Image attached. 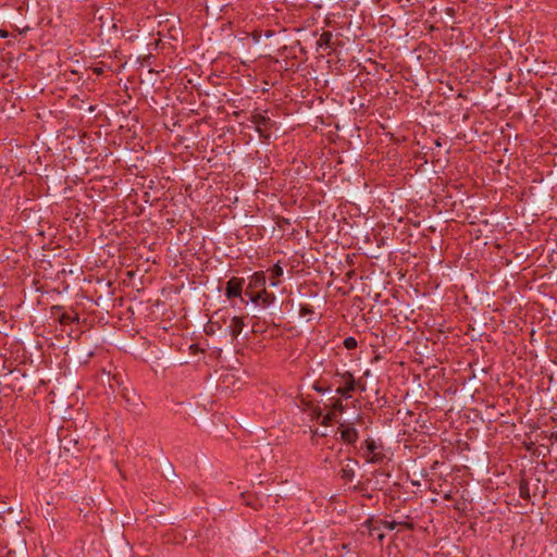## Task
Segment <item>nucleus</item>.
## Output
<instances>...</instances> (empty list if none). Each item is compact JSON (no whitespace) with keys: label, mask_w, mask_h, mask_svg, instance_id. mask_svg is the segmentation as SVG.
<instances>
[{"label":"nucleus","mask_w":557,"mask_h":557,"mask_svg":"<svg viewBox=\"0 0 557 557\" xmlns=\"http://www.w3.org/2000/svg\"><path fill=\"white\" fill-rule=\"evenodd\" d=\"M366 445V454L364 457L368 462L377 463L384 459V454L382 451V445L376 443L372 438H368L364 442Z\"/></svg>","instance_id":"obj_1"},{"label":"nucleus","mask_w":557,"mask_h":557,"mask_svg":"<svg viewBox=\"0 0 557 557\" xmlns=\"http://www.w3.org/2000/svg\"><path fill=\"white\" fill-rule=\"evenodd\" d=\"M345 381V386H339L336 389V393L342 395L345 398H350V392H352L356 387V382L351 373L346 372L342 375Z\"/></svg>","instance_id":"obj_2"},{"label":"nucleus","mask_w":557,"mask_h":557,"mask_svg":"<svg viewBox=\"0 0 557 557\" xmlns=\"http://www.w3.org/2000/svg\"><path fill=\"white\" fill-rule=\"evenodd\" d=\"M243 283H244L243 278L232 277L226 283V289H225L226 297L227 298H233V297L240 296L242 289H243Z\"/></svg>","instance_id":"obj_3"},{"label":"nucleus","mask_w":557,"mask_h":557,"mask_svg":"<svg viewBox=\"0 0 557 557\" xmlns=\"http://www.w3.org/2000/svg\"><path fill=\"white\" fill-rule=\"evenodd\" d=\"M250 300L256 304L261 301L263 306H270L274 302L275 296L273 294L267 293V290L263 288L256 295H250Z\"/></svg>","instance_id":"obj_4"},{"label":"nucleus","mask_w":557,"mask_h":557,"mask_svg":"<svg viewBox=\"0 0 557 557\" xmlns=\"http://www.w3.org/2000/svg\"><path fill=\"white\" fill-rule=\"evenodd\" d=\"M244 321L239 317H234L228 325L230 334L233 338H236L243 331Z\"/></svg>","instance_id":"obj_5"},{"label":"nucleus","mask_w":557,"mask_h":557,"mask_svg":"<svg viewBox=\"0 0 557 557\" xmlns=\"http://www.w3.org/2000/svg\"><path fill=\"white\" fill-rule=\"evenodd\" d=\"M341 437L344 442L348 443V444H352L357 441L358 438V432L355 428L352 426H346L344 429H342L341 431Z\"/></svg>","instance_id":"obj_6"},{"label":"nucleus","mask_w":557,"mask_h":557,"mask_svg":"<svg viewBox=\"0 0 557 557\" xmlns=\"http://www.w3.org/2000/svg\"><path fill=\"white\" fill-rule=\"evenodd\" d=\"M363 525L368 529L370 535L376 536L380 541L384 539V534L380 532L381 525L379 522H374L372 519H369Z\"/></svg>","instance_id":"obj_7"},{"label":"nucleus","mask_w":557,"mask_h":557,"mask_svg":"<svg viewBox=\"0 0 557 557\" xmlns=\"http://www.w3.org/2000/svg\"><path fill=\"white\" fill-rule=\"evenodd\" d=\"M265 284V276L263 273H255L250 278L248 288H259L263 287Z\"/></svg>","instance_id":"obj_8"},{"label":"nucleus","mask_w":557,"mask_h":557,"mask_svg":"<svg viewBox=\"0 0 557 557\" xmlns=\"http://www.w3.org/2000/svg\"><path fill=\"white\" fill-rule=\"evenodd\" d=\"M283 274V269L278 264H274L270 270V285L277 286L280 284L278 277Z\"/></svg>","instance_id":"obj_9"},{"label":"nucleus","mask_w":557,"mask_h":557,"mask_svg":"<svg viewBox=\"0 0 557 557\" xmlns=\"http://www.w3.org/2000/svg\"><path fill=\"white\" fill-rule=\"evenodd\" d=\"M331 40H332V34L330 32H324L320 35V37L317 41V45L320 48L329 47L331 45Z\"/></svg>","instance_id":"obj_10"},{"label":"nucleus","mask_w":557,"mask_h":557,"mask_svg":"<svg viewBox=\"0 0 557 557\" xmlns=\"http://www.w3.org/2000/svg\"><path fill=\"white\" fill-rule=\"evenodd\" d=\"M341 476L345 481L351 482L355 478V471L349 467V465H346L341 471Z\"/></svg>","instance_id":"obj_11"},{"label":"nucleus","mask_w":557,"mask_h":557,"mask_svg":"<svg viewBox=\"0 0 557 557\" xmlns=\"http://www.w3.org/2000/svg\"><path fill=\"white\" fill-rule=\"evenodd\" d=\"M379 523L381 527L388 529L391 531L395 530L396 527L399 524L396 521H388V520H381Z\"/></svg>","instance_id":"obj_12"},{"label":"nucleus","mask_w":557,"mask_h":557,"mask_svg":"<svg viewBox=\"0 0 557 557\" xmlns=\"http://www.w3.org/2000/svg\"><path fill=\"white\" fill-rule=\"evenodd\" d=\"M344 346L347 348V349H354L357 347V341L355 337H346L344 339Z\"/></svg>","instance_id":"obj_13"},{"label":"nucleus","mask_w":557,"mask_h":557,"mask_svg":"<svg viewBox=\"0 0 557 557\" xmlns=\"http://www.w3.org/2000/svg\"><path fill=\"white\" fill-rule=\"evenodd\" d=\"M335 418V412L330 411L326 414L323 416L321 423L323 425H329V423Z\"/></svg>","instance_id":"obj_14"},{"label":"nucleus","mask_w":557,"mask_h":557,"mask_svg":"<svg viewBox=\"0 0 557 557\" xmlns=\"http://www.w3.org/2000/svg\"><path fill=\"white\" fill-rule=\"evenodd\" d=\"M268 122H269V119L265 117L264 115L258 114V115L255 116V123L258 126L265 125Z\"/></svg>","instance_id":"obj_15"},{"label":"nucleus","mask_w":557,"mask_h":557,"mask_svg":"<svg viewBox=\"0 0 557 557\" xmlns=\"http://www.w3.org/2000/svg\"><path fill=\"white\" fill-rule=\"evenodd\" d=\"M332 408L333 410L332 411H343L344 410V406L342 404V401L339 399H336L333 401L332 404Z\"/></svg>","instance_id":"obj_16"},{"label":"nucleus","mask_w":557,"mask_h":557,"mask_svg":"<svg viewBox=\"0 0 557 557\" xmlns=\"http://www.w3.org/2000/svg\"><path fill=\"white\" fill-rule=\"evenodd\" d=\"M520 495L523 498H529L530 497L528 486L525 484H523V483L520 484Z\"/></svg>","instance_id":"obj_17"},{"label":"nucleus","mask_w":557,"mask_h":557,"mask_svg":"<svg viewBox=\"0 0 557 557\" xmlns=\"http://www.w3.org/2000/svg\"><path fill=\"white\" fill-rule=\"evenodd\" d=\"M92 71L97 74V75H100L102 73V69L101 67H94Z\"/></svg>","instance_id":"obj_18"},{"label":"nucleus","mask_w":557,"mask_h":557,"mask_svg":"<svg viewBox=\"0 0 557 557\" xmlns=\"http://www.w3.org/2000/svg\"><path fill=\"white\" fill-rule=\"evenodd\" d=\"M168 474L175 475V472H174V469H173L172 465H169V471H168Z\"/></svg>","instance_id":"obj_19"},{"label":"nucleus","mask_w":557,"mask_h":557,"mask_svg":"<svg viewBox=\"0 0 557 557\" xmlns=\"http://www.w3.org/2000/svg\"><path fill=\"white\" fill-rule=\"evenodd\" d=\"M168 474L175 475V472H174V469H173L172 465H169V471H168Z\"/></svg>","instance_id":"obj_20"},{"label":"nucleus","mask_w":557,"mask_h":557,"mask_svg":"<svg viewBox=\"0 0 557 557\" xmlns=\"http://www.w3.org/2000/svg\"><path fill=\"white\" fill-rule=\"evenodd\" d=\"M314 389L319 393H324L326 389H323L322 387L314 385Z\"/></svg>","instance_id":"obj_21"}]
</instances>
